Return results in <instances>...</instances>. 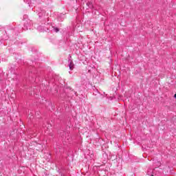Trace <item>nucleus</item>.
<instances>
[{"label": "nucleus", "mask_w": 176, "mask_h": 176, "mask_svg": "<svg viewBox=\"0 0 176 176\" xmlns=\"http://www.w3.org/2000/svg\"><path fill=\"white\" fill-rule=\"evenodd\" d=\"M23 1L25 3H28V5H29V6H30L31 3H32V0H23Z\"/></svg>", "instance_id": "nucleus-8"}, {"label": "nucleus", "mask_w": 176, "mask_h": 176, "mask_svg": "<svg viewBox=\"0 0 176 176\" xmlns=\"http://www.w3.org/2000/svg\"><path fill=\"white\" fill-rule=\"evenodd\" d=\"M60 137H61V138H65L63 145H69V142H71V137L69 136V132L68 131H60Z\"/></svg>", "instance_id": "nucleus-2"}, {"label": "nucleus", "mask_w": 176, "mask_h": 176, "mask_svg": "<svg viewBox=\"0 0 176 176\" xmlns=\"http://www.w3.org/2000/svg\"><path fill=\"white\" fill-rule=\"evenodd\" d=\"M157 170H159V168H155L154 169H149L147 171V175L149 176H155L157 175L156 171H157Z\"/></svg>", "instance_id": "nucleus-4"}, {"label": "nucleus", "mask_w": 176, "mask_h": 176, "mask_svg": "<svg viewBox=\"0 0 176 176\" xmlns=\"http://www.w3.org/2000/svg\"><path fill=\"white\" fill-rule=\"evenodd\" d=\"M32 21L27 20L24 23L23 27L22 28V30L24 31H27L28 30H31L32 28Z\"/></svg>", "instance_id": "nucleus-3"}, {"label": "nucleus", "mask_w": 176, "mask_h": 176, "mask_svg": "<svg viewBox=\"0 0 176 176\" xmlns=\"http://www.w3.org/2000/svg\"><path fill=\"white\" fill-rule=\"evenodd\" d=\"M68 65H69V69L71 70L74 69V62H72V60L69 59L68 60Z\"/></svg>", "instance_id": "nucleus-5"}, {"label": "nucleus", "mask_w": 176, "mask_h": 176, "mask_svg": "<svg viewBox=\"0 0 176 176\" xmlns=\"http://www.w3.org/2000/svg\"><path fill=\"white\" fill-rule=\"evenodd\" d=\"M36 13L39 17V21H41V25L36 26V24H35L34 27L41 32H43V31H46L45 25H47V24H49L47 22L49 21V15L46 14V11L41 8L36 10Z\"/></svg>", "instance_id": "nucleus-1"}, {"label": "nucleus", "mask_w": 176, "mask_h": 176, "mask_svg": "<svg viewBox=\"0 0 176 176\" xmlns=\"http://www.w3.org/2000/svg\"><path fill=\"white\" fill-rule=\"evenodd\" d=\"M94 96H97L98 94H100V92H98V90L95 91V92L94 93Z\"/></svg>", "instance_id": "nucleus-9"}, {"label": "nucleus", "mask_w": 176, "mask_h": 176, "mask_svg": "<svg viewBox=\"0 0 176 176\" xmlns=\"http://www.w3.org/2000/svg\"><path fill=\"white\" fill-rule=\"evenodd\" d=\"M50 28L52 32H58V31H60V29H58V28H56L54 26H52Z\"/></svg>", "instance_id": "nucleus-7"}, {"label": "nucleus", "mask_w": 176, "mask_h": 176, "mask_svg": "<svg viewBox=\"0 0 176 176\" xmlns=\"http://www.w3.org/2000/svg\"><path fill=\"white\" fill-rule=\"evenodd\" d=\"M59 152H61V151L59 150Z\"/></svg>", "instance_id": "nucleus-11"}, {"label": "nucleus", "mask_w": 176, "mask_h": 176, "mask_svg": "<svg viewBox=\"0 0 176 176\" xmlns=\"http://www.w3.org/2000/svg\"><path fill=\"white\" fill-rule=\"evenodd\" d=\"M86 5H87V8H86V9L87 10V9H94V6H93V3H91V2H87V3H86Z\"/></svg>", "instance_id": "nucleus-6"}, {"label": "nucleus", "mask_w": 176, "mask_h": 176, "mask_svg": "<svg viewBox=\"0 0 176 176\" xmlns=\"http://www.w3.org/2000/svg\"><path fill=\"white\" fill-rule=\"evenodd\" d=\"M174 98H176V94L174 95Z\"/></svg>", "instance_id": "nucleus-10"}]
</instances>
